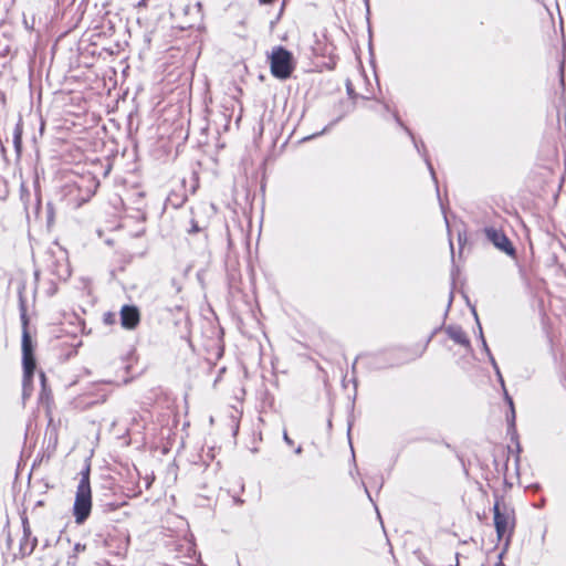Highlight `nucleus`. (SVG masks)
Instances as JSON below:
<instances>
[{
  "label": "nucleus",
  "mask_w": 566,
  "mask_h": 566,
  "mask_svg": "<svg viewBox=\"0 0 566 566\" xmlns=\"http://www.w3.org/2000/svg\"><path fill=\"white\" fill-rule=\"evenodd\" d=\"M92 510V491L90 484V467H86L81 473V480L77 485L75 502H74V516L77 524H82L90 515Z\"/></svg>",
  "instance_id": "f257e3e1"
},
{
  "label": "nucleus",
  "mask_w": 566,
  "mask_h": 566,
  "mask_svg": "<svg viewBox=\"0 0 566 566\" xmlns=\"http://www.w3.org/2000/svg\"><path fill=\"white\" fill-rule=\"evenodd\" d=\"M293 70L292 54L279 46L271 54V72L277 78H287Z\"/></svg>",
  "instance_id": "f03ea898"
},
{
  "label": "nucleus",
  "mask_w": 566,
  "mask_h": 566,
  "mask_svg": "<svg viewBox=\"0 0 566 566\" xmlns=\"http://www.w3.org/2000/svg\"><path fill=\"white\" fill-rule=\"evenodd\" d=\"M22 361H23V386L27 389L31 381L34 368L35 359L33 357V347L29 333L24 329L22 335Z\"/></svg>",
  "instance_id": "7ed1b4c3"
},
{
  "label": "nucleus",
  "mask_w": 566,
  "mask_h": 566,
  "mask_svg": "<svg viewBox=\"0 0 566 566\" xmlns=\"http://www.w3.org/2000/svg\"><path fill=\"white\" fill-rule=\"evenodd\" d=\"M485 235L499 250L505 252L509 255L514 254V248L502 231H499L494 228H488L485 229Z\"/></svg>",
  "instance_id": "20e7f679"
},
{
  "label": "nucleus",
  "mask_w": 566,
  "mask_h": 566,
  "mask_svg": "<svg viewBox=\"0 0 566 566\" xmlns=\"http://www.w3.org/2000/svg\"><path fill=\"white\" fill-rule=\"evenodd\" d=\"M494 524L500 538L512 527L510 514L501 513L497 503L494 505Z\"/></svg>",
  "instance_id": "39448f33"
},
{
  "label": "nucleus",
  "mask_w": 566,
  "mask_h": 566,
  "mask_svg": "<svg viewBox=\"0 0 566 566\" xmlns=\"http://www.w3.org/2000/svg\"><path fill=\"white\" fill-rule=\"evenodd\" d=\"M120 318L123 327L133 329L139 322V313L134 306H124L120 311Z\"/></svg>",
  "instance_id": "423d86ee"
},
{
  "label": "nucleus",
  "mask_w": 566,
  "mask_h": 566,
  "mask_svg": "<svg viewBox=\"0 0 566 566\" xmlns=\"http://www.w3.org/2000/svg\"><path fill=\"white\" fill-rule=\"evenodd\" d=\"M448 335L451 339H453L455 343L461 345H468L469 340L464 334V332L461 328L458 327H449L448 328Z\"/></svg>",
  "instance_id": "0eeeda50"
},
{
  "label": "nucleus",
  "mask_w": 566,
  "mask_h": 566,
  "mask_svg": "<svg viewBox=\"0 0 566 566\" xmlns=\"http://www.w3.org/2000/svg\"><path fill=\"white\" fill-rule=\"evenodd\" d=\"M479 329H480V336H481V339H482L483 348H484V350L488 353V355H489V357H490V360H491V363H492V365H493V367H494V369H495L496 374L500 376L499 367H497V365H496V363H495L494 357L491 355V353H490V350H489V347H488L486 342H485V339H484V337H483L482 328H481V326H480V325H479Z\"/></svg>",
  "instance_id": "6e6552de"
},
{
  "label": "nucleus",
  "mask_w": 566,
  "mask_h": 566,
  "mask_svg": "<svg viewBox=\"0 0 566 566\" xmlns=\"http://www.w3.org/2000/svg\"><path fill=\"white\" fill-rule=\"evenodd\" d=\"M20 143H21V137H20V133L17 132L15 135H14V145H15V148L19 150L20 148Z\"/></svg>",
  "instance_id": "1a4fd4ad"
},
{
  "label": "nucleus",
  "mask_w": 566,
  "mask_h": 566,
  "mask_svg": "<svg viewBox=\"0 0 566 566\" xmlns=\"http://www.w3.org/2000/svg\"><path fill=\"white\" fill-rule=\"evenodd\" d=\"M283 439H284V441H285L287 444H292V440L290 439V437L287 436V433H286V432H284V434H283Z\"/></svg>",
  "instance_id": "9d476101"
},
{
  "label": "nucleus",
  "mask_w": 566,
  "mask_h": 566,
  "mask_svg": "<svg viewBox=\"0 0 566 566\" xmlns=\"http://www.w3.org/2000/svg\"><path fill=\"white\" fill-rule=\"evenodd\" d=\"M262 3H271L273 2L274 0H260Z\"/></svg>",
  "instance_id": "9b49d317"
},
{
  "label": "nucleus",
  "mask_w": 566,
  "mask_h": 566,
  "mask_svg": "<svg viewBox=\"0 0 566 566\" xmlns=\"http://www.w3.org/2000/svg\"><path fill=\"white\" fill-rule=\"evenodd\" d=\"M301 452H302V448H301V447H298V448L296 449V453H301Z\"/></svg>",
  "instance_id": "f8f14e48"
},
{
  "label": "nucleus",
  "mask_w": 566,
  "mask_h": 566,
  "mask_svg": "<svg viewBox=\"0 0 566 566\" xmlns=\"http://www.w3.org/2000/svg\"><path fill=\"white\" fill-rule=\"evenodd\" d=\"M496 566H504L502 562H499Z\"/></svg>",
  "instance_id": "ddd939ff"
}]
</instances>
